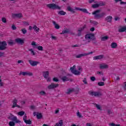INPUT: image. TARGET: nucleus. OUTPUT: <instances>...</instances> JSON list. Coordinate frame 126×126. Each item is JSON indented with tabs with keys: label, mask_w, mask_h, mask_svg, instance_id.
Instances as JSON below:
<instances>
[{
	"label": "nucleus",
	"mask_w": 126,
	"mask_h": 126,
	"mask_svg": "<svg viewBox=\"0 0 126 126\" xmlns=\"http://www.w3.org/2000/svg\"><path fill=\"white\" fill-rule=\"evenodd\" d=\"M23 75L24 76H25L26 75H27V72H22L20 71L19 73V75Z\"/></svg>",
	"instance_id": "72a5a7b5"
},
{
	"label": "nucleus",
	"mask_w": 126,
	"mask_h": 126,
	"mask_svg": "<svg viewBox=\"0 0 126 126\" xmlns=\"http://www.w3.org/2000/svg\"><path fill=\"white\" fill-rule=\"evenodd\" d=\"M95 30V28L94 27L90 29V31H92V32H94V31Z\"/></svg>",
	"instance_id": "338daca9"
},
{
	"label": "nucleus",
	"mask_w": 126,
	"mask_h": 126,
	"mask_svg": "<svg viewBox=\"0 0 126 126\" xmlns=\"http://www.w3.org/2000/svg\"><path fill=\"white\" fill-rule=\"evenodd\" d=\"M115 0L116 2L121 1L120 4H126V2H124V1H122V0Z\"/></svg>",
	"instance_id": "c9c22d12"
},
{
	"label": "nucleus",
	"mask_w": 126,
	"mask_h": 126,
	"mask_svg": "<svg viewBox=\"0 0 126 126\" xmlns=\"http://www.w3.org/2000/svg\"><path fill=\"white\" fill-rule=\"evenodd\" d=\"M51 38L52 39V40H57V37L56 36H51Z\"/></svg>",
	"instance_id": "0e129e2a"
},
{
	"label": "nucleus",
	"mask_w": 126,
	"mask_h": 126,
	"mask_svg": "<svg viewBox=\"0 0 126 126\" xmlns=\"http://www.w3.org/2000/svg\"><path fill=\"white\" fill-rule=\"evenodd\" d=\"M100 12H101V10L97 9L92 13L93 15H94V19H100V18H103V17L106 15V13L101 12L100 14H99Z\"/></svg>",
	"instance_id": "f03ea898"
},
{
	"label": "nucleus",
	"mask_w": 126,
	"mask_h": 126,
	"mask_svg": "<svg viewBox=\"0 0 126 126\" xmlns=\"http://www.w3.org/2000/svg\"><path fill=\"white\" fill-rule=\"evenodd\" d=\"M72 92H75V94H78V92H79V88H76V90H74L73 88H69L67 90V92L66 93L68 95H69Z\"/></svg>",
	"instance_id": "39448f33"
},
{
	"label": "nucleus",
	"mask_w": 126,
	"mask_h": 126,
	"mask_svg": "<svg viewBox=\"0 0 126 126\" xmlns=\"http://www.w3.org/2000/svg\"><path fill=\"white\" fill-rule=\"evenodd\" d=\"M98 4L99 6H104V5H105V3L103 2H100Z\"/></svg>",
	"instance_id": "6e6d98bb"
},
{
	"label": "nucleus",
	"mask_w": 126,
	"mask_h": 126,
	"mask_svg": "<svg viewBox=\"0 0 126 126\" xmlns=\"http://www.w3.org/2000/svg\"><path fill=\"white\" fill-rule=\"evenodd\" d=\"M2 57H4V52H0V58H2Z\"/></svg>",
	"instance_id": "864d4df0"
},
{
	"label": "nucleus",
	"mask_w": 126,
	"mask_h": 126,
	"mask_svg": "<svg viewBox=\"0 0 126 126\" xmlns=\"http://www.w3.org/2000/svg\"><path fill=\"white\" fill-rule=\"evenodd\" d=\"M7 43L8 45L9 46H13V45H15V42H14L12 40L8 41Z\"/></svg>",
	"instance_id": "b1692460"
},
{
	"label": "nucleus",
	"mask_w": 126,
	"mask_h": 126,
	"mask_svg": "<svg viewBox=\"0 0 126 126\" xmlns=\"http://www.w3.org/2000/svg\"><path fill=\"white\" fill-rule=\"evenodd\" d=\"M27 75H28L29 76H32L33 75V73L32 72H27Z\"/></svg>",
	"instance_id": "4d7b16f0"
},
{
	"label": "nucleus",
	"mask_w": 126,
	"mask_h": 126,
	"mask_svg": "<svg viewBox=\"0 0 126 126\" xmlns=\"http://www.w3.org/2000/svg\"><path fill=\"white\" fill-rule=\"evenodd\" d=\"M90 23L92 24H94V25H98V22H96V21L94 20H90Z\"/></svg>",
	"instance_id": "7c9ffc66"
},
{
	"label": "nucleus",
	"mask_w": 126,
	"mask_h": 126,
	"mask_svg": "<svg viewBox=\"0 0 126 126\" xmlns=\"http://www.w3.org/2000/svg\"><path fill=\"white\" fill-rule=\"evenodd\" d=\"M15 42H16L17 44H19L20 45H23V44H24V40L19 38H16L15 40Z\"/></svg>",
	"instance_id": "9d476101"
},
{
	"label": "nucleus",
	"mask_w": 126,
	"mask_h": 126,
	"mask_svg": "<svg viewBox=\"0 0 126 126\" xmlns=\"http://www.w3.org/2000/svg\"><path fill=\"white\" fill-rule=\"evenodd\" d=\"M77 117H79V118H82V116L80 115V113L79 112V111H78L77 113Z\"/></svg>",
	"instance_id": "5fc2aeb1"
},
{
	"label": "nucleus",
	"mask_w": 126,
	"mask_h": 126,
	"mask_svg": "<svg viewBox=\"0 0 126 126\" xmlns=\"http://www.w3.org/2000/svg\"><path fill=\"white\" fill-rule=\"evenodd\" d=\"M90 35L91 36L92 41H95L96 40V37H95V34L93 33H90Z\"/></svg>",
	"instance_id": "393cba45"
},
{
	"label": "nucleus",
	"mask_w": 126,
	"mask_h": 126,
	"mask_svg": "<svg viewBox=\"0 0 126 126\" xmlns=\"http://www.w3.org/2000/svg\"><path fill=\"white\" fill-rule=\"evenodd\" d=\"M25 114V112L24 111H20L18 113V115L21 116L24 115Z\"/></svg>",
	"instance_id": "58836bf2"
},
{
	"label": "nucleus",
	"mask_w": 126,
	"mask_h": 126,
	"mask_svg": "<svg viewBox=\"0 0 126 126\" xmlns=\"http://www.w3.org/2000/svg\"><path fill=\"white\" fill-rule=\"evenodd\" d=\"M67 10H68V11H70V12H71V13H75V9H73L70 7V6H68L67 7Z\"/></svg>",
	"instance_id": "2eb2a0df"
},
{
	"label": "nucleus",
	"mask_w": 126,
	"mask_h": 126,
	"mask_svg": "<svg viewBox=\"0 0 126 126\" xmlns=\"http://www.w3.org/2000/svg\"><path fill=\"white\" fill-rule=\"evenodd\" d=\"M108 39H109V36H103V37H101V41H107V40H108Z\"/></svg>",
	"instance_id": "c85d7f7f"
},
{
	"label": "nucleus",
	"mask_w": 126,
	"mask_h": 126,
	"mask_svg": "<svg viewBox=\"0 0 126 126\" xmlns=\"http://www.w3.org/2000/svg\"><path fill=\"white\" fill-rule=\"evenodd\" d=\"M78 33H77V36H78V37H80V36H81V35H82V31H80L79 29H78Z\"/></svg>",
	"instance_id": "a19ab883"
},
{
	"label": "nucleus",
	"mask_w": 126,
	"mask_h": 126,
	"mask_svg": "<svg viewBox=\"0 0 126 126\" xmlns=\"http://www.w3.org/2000/svg\"><path fill=\"white\" fill-rule=\"evenodd\" d=\"M107 113L108 115H112V114H113V112H112L110 110H108Z\"/></svg>",
	"instance_id": "680f3d73"
},
{
	"label": "nucleus",
	"mask_w": 126,
	"mask_h": 126,
	"mask_svg": "<svg viewBox=\"0 0 126 126\" xmlns=\"http://www.w3.org/2000/svg\"><path fill=\"white\" fill-rule=\"evenodd\" d=\"M86 126H92L91 125V123H87V124H86Z\"/></svg>",
	"instance_id": "774afa93"
},
{
	"label": "nucleus",
	"mask_w": 126,
	"mask_h": 126,
	"mask_svg": "<svg viewBox=\"0 0 126 126\" xmlns=\"http://www.w3.org/2000/svg\"><path fill=\"white\" fill-rule=\"evenodd\" d=\"M6 46H7L6 42L5 41L2 42L0 41V51H4V50L6 49Z\"/></svg>",
	"instance_id": "0eeeda50"
},
{
	"label": "nucleus",
	"mask_w": 126,
	"mask_h": 126,
	"mask_svg": "<svg viewBox=\"0 0 126 126\" xmlns=\"http://www.w3.org/2000/svg\"><path fill=\"white\" fill-rule=\"evenodd\" d=\"M85 28H86V25H85L82 28H80L79 30H80L82 32L84 30V29H85Z\"/></svg>",
	"instance_id": "37998d69"
},
{
	"label": "nucleus",
	"mask_w": 126,
	"mask_h": 126,
	"mask_svg": "<svg viewBox=\"0 0 126 126\" xmlns=\"http://www.w3.org/2000/svg\"><path fill=\"white\" fill-rule=\"evenodd\" d=\"M52 23L54 25L55 29H60V25L57 24L55 21H52Z\"/></svg>",
	"instance_id": "412c9836"
},
{
	"label": "nucleus",
	"mask_w": 126,
	"mask_h": 126,
	"mask_svg": "<svg viewBox=\"0 0 126 126\" xmlns=\"http://www.w3.org/2000/svg\"><path fill=\"white\" fill-rule=\"evenodd\" d=\"M37 49L39 50V51H43V46H38L37 47Z\"/></svg>",
	"instance_id": "49530a36"
},
{
	"label": "nucleus",
	"mask_w": 126,
	"mask_h": 126,
	"mask_svg": "<svg viewBox=\"0 0 126 126\" xmlns=\"http://www.w3.org/2000/svg\"><path fill=\"white\" fill-rule=\"evenodd\" d=\"M12 30H16V27L14 25V24H13L11 27Z\"/></svg>",
	"instance_id": "3c124183"
},
{
	"label": "nucleus",
	"mask_w": 126,
	"mask_h": 126,
	"mask_svg": "<svg viewBox=\"0 0 126 126\" xmlns=\"http://www.w3.org/2000/svg\"><path fill=\"white\" fill-rule=\"evenodd\" d=\"M24 122L25 124H27V125H32V121L30 120H27V119H24Z\"/></svg>",
	"instance_id": "a878e982"
},
{
	"label": "nucleus",
	"mask_w": 126,
	"mask_h": 126,
	"mask_svg": "<svg viewBox=\"0 0 126 126\" xmlns=\"http://www.w3.org/2000/svg\"><path fill=\"white\" fill-rule=\"evenodd\" d=\"M89 94L92 96H94L95 97H100V96H102V93L100 92H96L91 91L89 92Z\"/></svg>",
	"instance_id": "423d86ee"
},
{
	"label": "nucleus",
	"mask_w": 126,
	"mask_h": 126,
	"mask_svg": "<svg viewBox=\"0 0 126 126\" xmlns=\"http://www.w3.org/2000/svg\"><path fill=\"white\" fill-rule=\"evenodd\" d=\"M74 68H75V65H74L73 67H70V69L72 73H73L75 75H80V71L74 70Z\"/></svg>",
	"instance_id": "6e6552de"
},
{
	"label": "nucleus",
	"mask_w": 126,
	"mask_h": 126,
	"mask_svg": "<svg viewBox=\"0 0 126 126\" xmlns=\"http://www.w3.org/2000/svg\"><path fill=\"white\" fill-rule=\"evenodd\" d=\"M63 126V120L59 121V123L56 124L55 126Z\"/></svg>",
	"instance_id": "6ab92c4d"
},
{
	"label": "nucleus",
	"mask_w": 126,
	"mask_h": 126,
	"mask_svg": "<svg viewBox=\"0 0 126 126\" xmlns=\"http://www.w3.org/2000/svg\"><path fill=\"white\" fill-rule=\"evenodd\" d=\"M23 23L25 26H29V23L28 22L24 21Z\"/></svg>",
	"instance_id": "de8ad7c7"
},
{
	"label": "nucleus",
	"mask_w": 126,
	"mask_h": 126,
	"mask_svg": "<svg viewBox=\"0 0 126 126\" xmlns=\"http://www.w3.org/2000/svg\"><path fill=\"white\" fill-rule=\"evenodd\" d=\"M0 86L1 87L3 86V83L2 82L1 76H0Z\"/></svg>",
	"instance_id": "09e8293b"
},
{
	"label": "nucleus",
	"mask_w": 126,
	"mask_h": 126,
	"mask_svg": "<svg viewBox=\"0 0 126 126\" xmlns=\"http://www.w3.org/2000/svg\"><path fill=\"white\" fill-rule=\"evenodd\" d=\"M39 94H40V95H41L42 96H44L45 95H46V92H45V91H41L39 93Z\"/></svg>",
	"instance_id": "ea45409f"
},
{
	"label": "nucleus",
	"mask_w": 126,
	"mask_h": 126,
	"mask_svg": "<svg viewBox=\"0 0 126 126\" xmlns=\"http://www.w3.org/2000/svg\"><path fill=\"white\" fill-rule=\"evenodd\" d=\"M88 55H89V54H86V53L76 55L75 56V58L76 59H80L81 58H82V57H85L86 56H88Z\"/></svg>",
	"instance_id": "ddd939ff"
},
{
	"label": "nucleus",
	"mask_w": 126,
	"mask_h": 126,
	"mask_svg": "<svg viewBox=\"0 0 126 126\" xmlns=\"http://www.w3.org/2000/svg\"><path fill=\"white\" fill-rule=\"evenodd\" d=\"M85 39L87 40H91V36L90 35V34H87L85 36Z\"/></svg>",
	"instance_id": "cd10ccee"
},
{
	"label": "nucleus",
	"mask_w": 126,
	"mask_h": 126,
	"mask_svg": "<svg viewBox=\"0 0 126 126\" xmlns=\"http://www.w3.org/2000/svg\"><path fill=\"white\" fill-rule=\"evenodd\" d=\"M112 19H113V17L111 16H108L105 18V21H107V22H109V23L112 22Z\"/></svg>",
	"instance_id": "dca6fc26"
},
{
	"label": "nucleus",
	"mask_w": 126,
	"mask_h": 126,
	"mask_svg": "<svg viewBox=\"0 0 126 126\" xmlns=\"http://www.w3.org/2000/svg\"><path fill=\"white\" fill-rule=\"evenodd\" d=\"M109 126H121V125H120V124L116 125V124H115V123H110Z\"/></svg>",
	"instance_id": "a18cd8bd"
},
{
	"label": "nucleus",
	"mask_w": 126,
	"mask_h": 126,
	"mask_svg": "<svg viewBox=\"0 0 126 126\" xmlns=\"http://www.w3.org/2000/svg\"><path fill=\"white\" fill-rule=\"evenodd\" d=\"M120 19V18L119 17H116L115 18V19H114V20H115V21H118V20L119 21Z\"/></svg>",
	"instance_id": "052dcab7"
},
{
	"label": "nucleus",
	"mask_w": 126,
	"mask_h": 126,
	"mask_svg": "<svg viewBox=\"0 0 126 126\" xmlns=\"http://www.w3.org/2000/svg\"><path fill=\"white\" fill-rule=\"evenodd\" d=\"M111 47L112 49H116L118 47V44L116 42H112L111 44Z\"/></svg>",
	"instance_id": "4be33fe9"
},
{
	"label": "nucleus",
	"mask_w": 126,
	"mask_h": 126,
	"mask_svg": "<svg viewBox=\"0 0 126 126\" xmlns=\"http://www.w3.org/2000/svg\"><path fill=\"white\" fill-rule=\"evenodd\" d=\"M61 79L62 80H63V82H65V81H68V78L65 76L63 77Z\"/></svg>",
	"instance_id": "bb28decb"
},
{
	"label": "nucleus",
	"mask_w": 126,
	"mask_h": 126,
	"mask_svg": "<svg viewBox=\"0 0 126 126\" xmlns=\"http://www.w3.org/2000/svg\"><path fill=\"white\" fill-rule=\"evenodd\" d=\"M59 84H55L54 83H51V85H49L47 87L48 89L51 90L52 89H55V88H57V87H59Z\"/></svg>",
	"instance_id": "1a4fd4ad"
},
{
	"label": "nucleus",
	"mask_w": 126,
	"mask_h": 126,
	"mask_svg": "<svg viewBox=\"0 0 126 126\" xmlns=\"http://www.w3.org/2000/svg\"><path fill=\"white\" fill-rule=\"evenodd\" d=\"M23 15H22L21 13H19V14H13L12 15L13 17H18L19 18H21L23 17Z\"/></svg>",
	"instance_id": "a211bd4d"
},
{
	"label": "nucleus",
	"mask_w": 126,
	"mask_h": 126,
	"mask_svg": "<svg viewBox=\"0 0 126 126\" xmlns=\"http://www.w3.org/2000/svg\"><path fill=\"white\" fill-rule=\"evenodd\" d=\"M108 67L109 65L105 64V63L99 64V68L100 69H105L106 68H108Z\"/></svg>",
	"instance_id": "9b49d317"
},
{
	"label": "nucleus",
	"mask_w": 126,
	"mask_h": 126,
	"mask_svg": "<svg viewBox=\"0 0 126 126\" xmlns=\"http://www.w3.org/2000/svg\"><path fill=\"white\" fill-rule=\"evenodd\" d=\"M97 85H98V86H104L105 83H104V82H99L97 83Z\"/></svg>",
	"instance_id": "e433bc0d"
},
{
	"label": "nucleus",
	"mask_w": 126,
	"mask_h": 126,
	"mask_svg": "<svg viewBox=\"0 0 126 126\" xmlns=\"http://www.w3.org/2000/svg\"><path fill=\"white\" fill-rule=\"evenodd\" d=\"M8 119L12 121L9 123V126H15V123L16 124L20 123V121L17 120V117L11 113H10V116L8 117Z\"/></svg>",
	"instance_id": "f257e3e1"
},
{
	"label": "nucleus",
	"mask_w": 126,
	"mask_h": 126,
	"mask_svg": "<svg viewBox=\"0 0 126 126\" xmlns=\"http://www.w3.org/2000/svg\"><path fill=\"white\" fill-rule=\"evenodd\" d=\"M36 118L37 119H38V120H41V119L43 118V115H42V113L37 112Z\"/></svg>",
	"instance_id": "aec40b11"
},
{
	"label": "nucleus",
	"mask_w": 126,
	"mask_h": 126,
	"mask_svg": "<svg viewBox=\"0 0 126 126\" xmlns=\"http://www.w3.org/2000/svg\"><path fill=\"white\" fill-rule=\"evenodd\" d=\"M31 65H32V66H35V65H37L38 63H39L37 61H33L32 60H29V61Z\"/></svg>",
	"instance_id": "f8f14e48"
},
{
	"label": "nucleus",
	"mask_w": 126,
	"mask_h": 126,
	"mask_svg": "<svg viewBox=\"0 0 126 126\" xmlns=\"http://www.w3.org/2000/svg\"><path fill=\"white\" fill-rule=\"evenodd\" d=\"M59 113H60V110H59V109L55 110V114H59Z\"/></svg>",
	"instance_id": "69168bd1"
},
{
	"label": "nucleus",
	"mask_w": 126,
	"mask_h": 126,
	"mask_svg": "<svg viewBox=\"0 0 126 126\" xmlns=\"http://www.w3.org/2000/svg\"><path fill=\"white\" fill-rule=\"evenodd\" d=\"M91 80L92 81H95V80H96V78L94 76H92L91 77Z\"/></svg>",
	"instance_id": "13d9d810"
},
{
	"label": "nucleus",
	"mask_w": 126,
	"mask_h": 126,
	"mask_svg": "<svg viewBox=\"0 0 126 126\" xmlns=\"http://www.w3.org/2000/svg\"><path fill=\"white\" fill-rule=\"evenodd\" d=\"M47 7L51 9H61V7L54 3L47 4Z\"/></svg>",
	"instance_id": "20e7f679"
},
{
	"label": "nucleus",
	"mask_w": 126,
	"mask_h": 126,
	"mask_svg": "<svg viewBox=\"0 0 126 126\" xmlns=\"http://www.w3.org/2000/svg\"><path fill=\"white\" fill-rule=\"evenodd\" d=\"M99 6H100V5H99V4L98 3H96V4H94L92 6V7H93V8H97L98 7H99Z\"/></svg>",
	"instance_id": "2f4dec72"
},
{
	"label": "nucleus",
	"mask_w": 126,
	"mask_h": 126,
	"mask_svg": "<svg viewBox=\"0 0 126 126\" xmlns=\"http://www.w3.org/2000/svg\"><path fill=\"white\" fill-rule=\"evenodd\" d=\"M80 11H82L83 12H84V13H88V11H87V9H85V8H81Z\"/></svg>",
	"instance_id": "4c0bfd02"
},
{
	"label": "nucleus",
	"mask_w": 126,
	"mask_h": 126,
	"mask_svg": "<svg viewBox=\"0 0 126 126\" xmlns=\"http://www.w3.org/2000/svg\"><path fill=\"white\" fill-rule=\"evenodd\" d=\"M67 33H69V30L67 29L66 30L64 31H63L61 33L62 34H66Z\"/></svg>",
	"instance_id": "473e14b6"
},
{
	"label": "nucleus",
	"mask_w": 126,
	"mask_h": 126,
	"mask_svg": "<svg viewBox=\"0 0 126 126\" xmlns=\"http://www.w3.org/2000/svg\"><path fill=\"white\" fill-rule=\"evenodd\" d=\"M42 75L43 77L46 79L47 82H51V78L49 77V75H50V72L49 71L42 72Z\"/></svg>",
	"instance_id": "7ed1b4c3"
},
{
	"label": "nucleus",
	"mask_w": 126,
	"mask_h": 126,
	"mask_svg": "<svg viewBox=\"0 0 126 126\" xmlns=\"http://www.w3.org/2000/svg\"><path fill=\"white\" fill-rule=\"evenodd\" d=\"M104 58V55H99L97 56H94V60H102Z\"/></svg>",
	"instance_id": "4468645a"
},
{
	"label": "nucleus",
	"mask_w": 126,
	"mask_h": 126,
	"mask_svg": "<svg viewBox=\"0 0 126 126\" xmlns=\"http://www.w3.org/2000/svg\"><path fill=\"white\" fill-rule=\"evenodd\" d=\"M23 34H25L26 33H27V30H26L25 29H22L21 30Z\"/></svg>",
	"instance_id": "79ce46f5"
},
{
	"label": "nucleus",
	"mask_w": 126,
	"mask_h": 126,
	"mask_svg": "<svg viewBox=\"0 0 126 126\" xmlns=\"http://www.w3.org/2000/svg\"><path fill=\"white\" fill-rule=\"evenodd\" d=\"M29 51H30V52H31V53L32 54L33 56H35V52H34V51H33L32 49H29Z\"/></svg>",
	"instance_id": "603ef678"
},
{
	"label": "nucleus",
	"mask_w": 126,
	"mask_h": 126,
	"mask_svg": "<svg viewBox=\"0 0 126 126\" xmlns=\"http://www.w3.org/2000/svg\"><path fill=\"white\" fill-rule=\"evenodd\" d=\"M94 105L96 107V109L97 110H99V111H102V108H101V106L99 104H97L96 103H93Z\"/></svg>",
	"instance_id": "5701e85b"
},
{
	"label": "nucleus",
	"mask_w": 126,
	"mask_h": 126,
	"mask_svg": "<svg viewBox=\"0 0 126 126\" xmlns=\"http://www.w3.org/2000/svg\"><path fill=\"white\" fill-rule=\"evenodd\" d=\"M2 22H3V23H6V18L3 17L2 18Z\"/></svg>",
	"instance_id": "8fccbe9b"
},
{
	"label": "nucleus",
	"mask_w": 126,
	"mask_h": 126,
	"mask_svg": "<svg viewBox=\"0 0 126 126\" xmlns=\"http://www.w3.org/2000/svg\"><path fill=\"white\" fill-rule=\"evenodd\" d=\"M30 108L31 109V110H34V109H35V106L32 105L31 106Z\"/></svg>",
	"instance_id": "e2e57ef3"
},
{
	"label": "nucleus",
	"mask_w": 126,
	"mask_h": 126,
	"mask_svg": "<svg viewBox=\"0 0 126 126\" xmlns=\"http://www.w3.org/2000/svg\"><path fill=\"white\" fill-rule=\"evenodd\" d=\"M53 81L55 82H59V81H60V80H59V79H58V78L57 77H54L53 79Z\"/></svg>",
	"instance_id": "c03bdc74"
},
{
	"label": "nucleus",
	"mask_w": 126,
	"mask_h": 126,
	"mask_svg": "<svg viewBox=\"0 0 126 126\" xmlns=\"http://www.w3.org/2000/svg\"><path fill=\"white\" fill-rule=\"evenodd\" d=\"M17 99H16V98H15L13 101H12V103H13V105L12 106V108H15V107H16V105H17Z\"/></svg>",
	"instance_id": "f3484780"
},
{
	"label": "nucleus",
	"mask_w": 126,
	"mask_h": 126,
	"mask_svg": "<svg viewBox=\"0 0 126 126\" xmlns=\"http://www.w3.org/2000/svg\"><path fill=\"white\" fill-rule=\"evenodd\" d=\"M33 29H34V31H36V32H39V30H40V29H39V28H37L36 26H34L33 27Z\"/></svg>",
	"instance_id": "f704fd0d"
},
{
	"label": "nucleus",
	"mask_w": 126,
	"mask_h": 126,
	"mask_svg": "<svg viewBox=\"0 0 126 126\" xmlns=\"http://www.w3.org/2000/svg\"><path fill=\"white\" fill-rule=\"evenodd\" d=\"M58 14H60V15H65V14H66V12L63 11H59L58 12Z\"/></svg>",
	"instance_id": "c756f323"
},
{
	"label": "nucleus",
	"mask_w": 126,
	"mask_h": 126,
	"mask_svg": "<svg viewBox=\"0 0 126 126\" xmlns=\"http://www.w3.org/2000/svg\"><path fill=\"white\" fill-rule=\"evenodd\" d=\"M83 82H84L85 84H88L87 79H86V78H84V80L83 81Z\"/></svg>",
	"instance_id": "bf43d9fd"
}]
</instances>
